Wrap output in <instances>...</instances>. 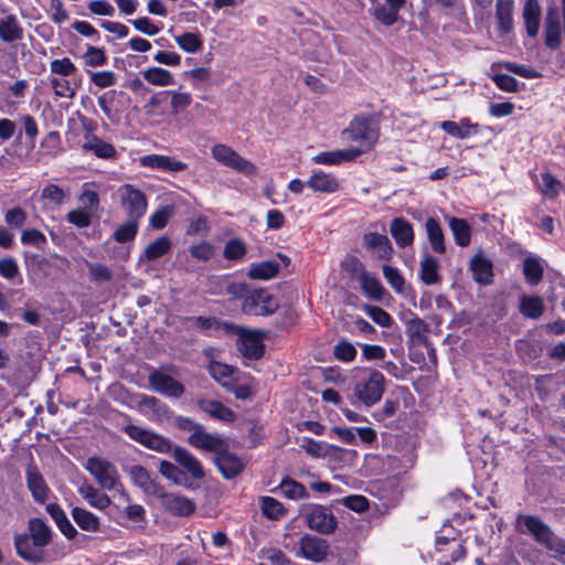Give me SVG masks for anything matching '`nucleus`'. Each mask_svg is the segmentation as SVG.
Returning a JSON list of instances; mask_svg holds the SVG:
<instances>
[{"instance_id": "1", "label": "nucleus", "mask_w": 565, "mask_h": 565, "mask_svg": "<svg viewBox=\"0 0 565 565\" xmlns=\"http://www.w3.org/2000/svg\"><path fill=\"white\" fill-rule=\"evenodd\" d=\"M354 397L363 405L370 407L376 404L385 390L384 375L374 369H358L354 374Z\"/></svg>"}, {"instance_id": "2", "label": "nucleus", "mask_w": 565, "mask_h": 565, "mask_svg": "<svg viewBox=\"0 0 565 565\" xmlns=\"http://www.w3.org/2000/svg\"><path fill=\"white\" fill-rule=\"evenodd\" d=\"M348 139L359 142V147H350V150H361V154L370 151L379 139V126L376 121L367 117H355L344 130Z\"/></svg>"}, {"instance_id": "3", "label": "nucleus", "mask_w": 565, "mask_h": 565, "mask_svg": "<svg viewBox=\"0 0 565 565\" xmlns=\"http://www.w3.org/2000/svg\"><path fill=\"white\" fill-rule=\"evenodd\" d=\"M212 158L220 164L227 167L245 177H254L258 168L252 161L242 157L232 147L225 143H216L211 148Z\"/></svg>"}, {"instance_id": "4", "label": "nucleus", "mask_w": 565, "mask_h": 565, "mask_svg": "<svg viewBox=\"0 0 565 565\" xmlns=\"http://www.w3.org/2000/svg\"><path fill=\"white\" fill-rule=\"evenodd\" d=\"M85 469L95 478L96 482L105 490H116L120 486V476L116 466L100 457H90L85 463Z\"/></svg>"}, {"instance_id": "5", "label": "nucleus", "mask_w": 565, "mask_h": 565, "mask_svg": "<svg viewBox=\"0 0 565 565\" xmlns=\"http://www.w3.org/2000/svg\"><path fill=\"white\" fill-rule=\"evenodd\" d=\"M120 205L128 217L140 220L148 207L146 194L135 185L126 183L118 189Z\"/></svg>"}, {"instance_id": "6", "label": "nucleus", "mask_w": 565, "mask_h": 565, "mask_svg": "<svg viewBox=\"0 0 565 565\" xmlns=\"http://www.w3.org/2000/svg\"><path fill=\"white\" fill-rule=\"evenodd\" d=\"M122 430L135 441L139 443L143 447L160 452L167 454L171 450V441L154 431L145 429L136 425H127Z\"/></svg>"}, {"instance_id": "7", "label": "nucleus", "mask_w": 565, "mask_h": 565, "mask_svg": "<svg viewBox=\"0 0 565 565\" xmlns=\"http://www.w3.org/2000/svg\"><path fill=\"white\" fill-rule=\"evenodd\" d=\"M243 311L252 316H269L278 309V301L265 289H253L243 301Z\"/></svg>"}, {"instance_id": "8", "label": "nucleus", "mask_w": 565, "mask_h": 565, "mask_svg": "<svg viewBox=\"0 0 565 565\" xmlns=\"http://www.w3.org/2000/svg\"><path fill=\"white\" fill-rule=\"evenodd\" d=\"M237 349L244 358L258 360L264 354L263 337L259 331L246 328L237 329Z\"/></svg>"}, {"instance_id": "9", "label": "nucleus", "mask_w": 565, "mask_h": 565, "mask_svg": "<svg viewBox=\"0 0 565 565\" xmlns=\"http://www.w3.org/2000/svg\"><path fill=\"white\" fill-rule=\"evenodd\" d=\"M148 382L154 392L167 397L179 398L185 392L182 383L161 370H153L148 376Z\"/></svg>"}, {"instance_id": "10", "label": "nucleus", "mask_w": 565, "mask_h": 565, "mask_svg": "<svg viewBox=\"0 0 565 565\" xmlns=\"http://www.w3.org/2000/svg\"><path fill=\"white\" fill-rule=\"evenodd\" d=\"M329 544L324 539L306 534L299 541V551L297 556L305 559L320 563L328 554Z\"/></svg>"}, {"instance_id": "11", "label": "nucleus", "mask_w": 565, "mask_h": 565, "mask_svg": "<svg viewBox=\"0 0 565 565\" xmlns=\"http://www.w3.org/2000/svg\"><path fill=\"white\" fill-rule=\"evenodd\" d=\"M308 526L321 534H330L337 527V520L333 514L322 505H313L306 513Z\"/></svg>"}, {"instance_id": "12", "label": "nucleus", "mask_w": 565, "mask_h": 565, "mask_svg": "<svg viewBox=\"0 0 565 565\" xmlns=\"http://www.w3.org/2000/svg\"><path fill=\"white\" fill-rule=\"evenodd\" d=\"M518 524H523L526 531L534 536V539L544 545L546 548L551 546L556 536L553 534L550 526L544 523L540 518L534 515H519Z\"/></svg>"}, {"instance_id": "13", "label": "nucleus", "mask_w": 565, "mask_h": 565, "mask_svg": "<svg viewBox=\"0 0 565 565\" xmlns=\"http://www.w3.org/2000/svg\"><path fill=\"white\" fill-rule=\"evenodd\" d=\"M188 443L195 449L214 452L215 455L226 447V441L221 436L205 431L203 426L189 436Z\"/></svg>"}, {"instance_id": "14", "label": "nucleus", "mask_w": 565, "mask_h": 565, "mask_svg": "<svg viewBox=\"0 0 565 565\" xmlns=\"http://www.w3.org/2000/svg\"><path fill=\"white\" fill-rule=\"evenodd\" d=\"M214 462L226 479L236 477L245 467L244 461L238 456L227 450V446L215 455Z\"/></svg>"}, {"instance_id": "15", "label": "nucleus", "mask_w": 565, "mask_h": 565, "mask_svg": "<svg viewBox=\"0 0 565 565\" xmlns=\"http://www.w3.org/2000/svg\"><path fill=\"white\" fill-rule=\"evenodd\" d=\"M140 164L146 168L160 170L163 172H180L188 168V164L174 157L163 154H147L140 158Z\"/></svg>"}, {"instance_id": "16", "label": "nucleus", "mask_w": 565, "mask_h": 565, "mask_svg": "<svg viewBox=\"0 0 565 565\" xmlns=\"http://www.w3.org/2000/svg\"><path fill=\"white\" fill-rule=\"evenodd\" d=\"M354 266L358 268H361V273L359 275V281L361 285V288L363 292L371 299L375 301H381L384 298V295L386 294L385 288L382 286L380 279L367 273L364 269L363 264L359 259L352 260Z\"/></svg>"}, {"instance_id": "17", "label": "nucleus", "mask_w": 565, "mask_h": 565, "mask_svg": "<svg viewBox=\"0 0 565 565\" xmlns=\"http://www.w3.org/2000/svg\"><path fill=\"white\" fill-rule=\"evenodd\" d=\"M363 245L379 259L390 260L393 256V247L388 237L384 234L369 232L363 235Z\"/></svg>"}, {"instance_id": "18", "label": "nucleus", "mask_w": 565, "mask_h": 565, "mask_svg": "<svg viewBox=\"0 0 565 565\" xmlns=\"http://www.w3.org/2000/svg\"><path fill=\"white\" fill-rule=\"evenodd\" d=\"M160 501L162 507L175 516H188L195 510L192 500L177 493H163Z\"/></svg>"}, {"instance_id": "19", "label": "nucleus", "mask_w": 565, "mask_h": 565, "mask_svg": "<svg viewBox=\"0 0 565 565\" xmlns=\"http://www.w3.org/2000/svg\"><path fill=\"white\" fill-rule=\"evenodd\" d=\"M307 186L317 193L332 194L339 191V180L322 170H316L307 180Z\"/></svg>"}, {"instance_id": "20", "label": "nucleus", "mask_w": 565, "mask_h": 565, "mask_svg": "<svg viewBox=\"0 0 565 565\" xmlns=\"http://www.w3.org/2000/svg\"><path fill=\"white\" fill-rule=\"evenodd\" d=\"M359 156H361V150L338 149L320 152L312 158V161L317 164L333 166L352 161Z\"/></svg>"}, {"instance_id": "21", "label": "nucleus", "mask_w": 565, "mask_h": 565, "mask_svg": "<svg viewBox=\"0 0 565 565\" xmlns=\"http://www.w3.org/2000/svg\"><path fill=\"white\" fill-rule=\"evenodd\" d=\"M390 233L398 247L412 246L415 234L412 224L402 217L392 221Z\"/></svg>"}, {"instance_id": "22", "label": "nucleus", "mask_w": 565, "mask_h": 565, "mask_svg": "<svg viewBox=\"0 0 565 565\" xmlns=\"http://www.w3.org/2000/svg\"><path fill=\"white\" fill-rule=\"evenodd\" d=\"M173 458L193 478L202 479L204 477V470L200 460L185 448L174 447Z\"/></svg>"}, {"instance_id": "23", "label": "nucleus", "mask_w": 565, "mask_h": 565, "mask_svg": "<svg viewBox=\"0 0 565 565\" xmlns=\"http://www.w3.org/2000/svg\"><path fill=\"white\" fill-rule=\"evenodd\" d=\"M198 406L212 418L221 422L232 423L236 418L235 413L218 401L200 398L198 399Z\"/></svg>"}, {"instance_id": "24", "label": "nucleus", "mask_w": 565, "mask_h": 565, "mask_svg": "<svg viewBox=\"0 0 565 565\" xmlns=\"http://www.w3.org/2000/svg\"><path fill=\"white\" fill-rule=\"evenodd\" d=\"M545 44L551 50H556L562 43L561 23L556 18L555 9H550L545 17Z\"/></svg>"}, {"instance_id": "25", "label": "nucleus", "mask_w": 565, "mask_h": 565, "mask_svg": "<svg viewBox=\"0 0 565 565\" xmlns=\"http://www.w3.org/2000/svg\"><path fill=\"white\" fill-rule=\"evenodd\" d=\"M26 484L35 501L42 503L47 499L49 488L36 467L32 465L26 468Z\"/></svg>"}, {"instance_id": "26", "label": "nucleus", "mask_w": 565, "mask_h": 565, "mask_svg": "<svg viewBox=\"0 0 565 565\" xmlns=\"http://www.w3.org/2000/svg\"><path fill=\"white\" fill-rule=\"evenodd\" d=\"M522 18L529 36L534 38L539 33L541 21V7L537 0H526L522 11Z\"/></svg>"}, {"instance_id": "27", "label": "nucleus", "mask_w": 565, "mask_h": 565, "mask_svg": "<svg viewBox=\"0 0 565 565\" xmlns=\"http://www.w3.org/2000/svg\"><path fill=\"white\" fill-rule=\"evenodd\" d=\"M470 269L475 280L480 285H488L492 280V263L482 253L476 254L470 260Z\"/></svg>"}, {"instance_id": "28", "label": "nucleus", "mask_w": 565, "mask_h": 565, "mask_svg": "<svg viewBox=\"0 0 565 565\" xmlns=\"http://www.w3.org/2000/svg\"><path fill=\"white\" fill-rule=\"evenodd\" d=\"M425 232L433 252H435L436 254H445V234L440 226V223L435 217H428L426 220Z\"/></svg>"}, {"instance_id": "29", "label": "nucleus", "mask_w": 565, "mask_h": 565, "mask_svg": "<svg viewBox=\"0 0 565 565\" xmlns=\"http://www.w3.org/2000/svg\"><path fill=\"white\" fill-rule=\"evenodd\" d=\"M82 149L86 152H93L97 158L102 159H110L116 154V149L113 145L94 135L85 136Z\"/></svg>"}, {"instance_id": "30", "label": "nucleus", "mask_w": 565, "mask_h": 565, "mask_svg": "<svg viewBox=\"0 0 565 565\" xmlns=\"http://www.w3.org/2000/svg\"><path fill=\"white\" fill-rule=\"evenodd\" d=\"M440 128L448 135L458 139H466L478 134V125L471 124L467 118H463L458 122L451 120L441 121Z\"/></svg>"}, {"instance_id": "31", "label": "nucleus", "mask_w": 565, "mask_h": 565, "mask_svg": "<svg viewBox=\"0 0 565 565\" xmlns=\"http://www.w3.org/2000/svg\"><path fill=\"white\" fill-rule=\"evenodd\" d=\"M439 268L440 265L438 260L434 256L426 254L419 264V276L422 281L425 285L439 284L441 280Z\"/></svg>"}, {"instance_id": "32", "label": "nucleus", "mask_w": 565, "mask_h": 565, "mask_svg": "<svg viewBox=\"0 0 565 565\" xmlns=\"http://www.w3.org/2000/svg\"><path fill=\"white\" fill-rule=\"evenodd\" d=\"M78 493L83 499L87 501L90 507L98 510H105L111 503V500L107 494L100 492L98 489L87 482H84L78 488Z\"/></svg>"}, {"instance_id": "33", "label": "nucleus", "mask_w": 565, "mask_h": 565, "mask_svg": "<svg viewBox=\"0 0 565 565\" xmlns=\"http://www.w3.org/2000/svg\"><path fill=\"white\" fill-rule=\"evenodd\" d=\"M448 225L455 243L460 247H467L471 242V226L465 218L448 217Z\"/></svg>"}, {"instance_id": "34", "label": "nucleus", "mask_w": 565, "mask_h": 565, "mask_svg": "<svg viewBox=\"0 0 565 565\" xmlns=\"http://www.w3.org/2000/svg\"><path fill=\"white\" fill-rule=\"evenodd\" d=\"M22 36L23 29L15 15L8 14L0 19V39L3 42H14L21 40Z\"/></svg>"}, {"instance_id": "35", "label": "nucleus", "mask_w": 565, "mask_h": 565, "mask_svg": "<svg viewBox=\"0 0 565 565\" xmlns=\"http://www.w3.org/2000/svg\"><path fill=\"white\" fill-rule=\"evenodd\" d=\"M46 512L55 521L60 531L67 537L74 539L77 534L76 529L73 526L71 521L67 519L65 512L57 503H50L46 505Z\"/></svg>"}, {"instance_id": "36", "label": "nucleus", "mask_w": 565, "mask_h": 565, "mask_svg": "<svg viewBox=\"0 0 565 565\" xmlns=\"http://www.w3.org/2000/svg\"><path fill=\"white\" fill-rule=\"evenodd\" d=\"M146 82L154 86H170L175 84L173 74L166 68L152 66L141 71Z\"/></svg>"}, {"instance_id": "37", "label": "nucleus", "mask_w": 565, "mask_h": 565, "mask_svg": "<svg viewBox=\"0 0 565 565\" xmlns=\"http://www.w3.org/2000/svg\"><path fill=\"white\" fill-rule=\"evenodd\" d=\"M513 0H498L495 6V17L499 29L502 33H509L513 29Z\"/></svg>"}, {"instance_id": "38", "label": "nucleus", "mask_w": 565, "mask_h": 565, "mask_svg": "<svg viewBox=\"0 0 565 565\" xmlns=\"http://www.w3.org/2000/svg\"><path fill=\"white\" fill-rule=\"evenodd\" d=\"M280 269V266L275 260H264L260 263L252 264L247 276L250 279L268 280L274 278Z\"/></svg>"}, {"instance_id": "39", "label": "nucleus", "mask_w": 565, "mask_h": 565, "mask_svg": "<svg viewBox=\"0 0 565 565\" xmlns=\"http://www.w3.org/2000/svg\"><path fill=\"white\" fill-rule=\"evenodd\" d=\"M29 531L32 543L35 547H44L51 541V529L41 519H31L29 521Z\"/></svg>"}, {"instance_id": "40", "label": "nucleus", "mask_w": 565, "mask_h": 565, "mask_svg": "<svg viewBox=\"0 0 565 565\" xmlns=\"http://www.w3.org/2000/svg\"><path fill=\"white\" fill-rule=\"evenodd\" d=\"M428 331V326L418 317H414L406 323V334L409 337L412 342L414 343H423L425 345L431 347V344L427 341L426 333ZM431 354L435 355V351L430 348Z\"/></svg>"}, {"instance_id": "41", "label": "nucleus", "mask_w": 565, "mask_h": 565, "mask_svg": "<svg viewBox=\"0 0 565 565\" xmlns=\"http://www.w3.org/2000/svg\"><path fill=\"white\" fill-rule=\"evenodd\" d=\"M520 312L531 319H539L545 309L543 299L537 296H522L520 299Z\"/></svg>"}, {"instance_id": "42", "label": "nucleus", "mask_w": 565, "mask_h": 565, "mask_svg": "<svg viewBox=\"0 0 565 565\" xmlns=\"http://www.w3.org/2000/svg\"><path fill=\"white\" fill-rule=\"evenodd\" d=\"M128 473L132 482L137 487L141 488L145 492L152 493L156 491L157 486L151 479L149 471L145 467L139 465L131 466Z\"/></svg>"}, {"instance_id": "43", "label": "nucleus", "mask_w": 565, "mask_h": 565, "mask_svg": "<svg viewBox=\"0 0 565 565\" xmlns=\"http://www.w3.org/2000/svg\"><path fill=\"white\" fill-rule=\"evenodd\" d=\"M171 248V241L167 236H160L147 245L139 260H153L166 255Z\"/></svg>"}, {"instance_id": "44", "label": "nucleus", "mask_w": 565, "mask_h": 565, "mask_svg": "<svg viewBox=\"0 0 565 565\" xmlns=\"http://www.w3.org/2000/svg\"><path fill=\"white\" fill-rule=\"evenodd\" d=\"M72 518L75 523L84 531L96 532L99 529V520L90 511L83 508H74L72 510Z\"/></svg>"}, {"instance_id": "45", "label": "nucleus", "mask_w": 565, "mask_h": 565, "mask_svg": "<svg viewBox=\"0 0 565 565\" xmlns=\"http://www.w3.org/2000/svg\"><path fill=\"white\" fill-rule=\"evenodd\" d=\"M14 546L19 556H21L23 559L30 562L40 561V547H35L34 545L32 546L28 535H17L14 539Z\"/></svg>"}, {"instance_id": "46", "label": "nucleus", "mask_w": 565, "mask_h": 565, "mask_svg": "<svg viewBox=\"0 0 565 565\" xmlns=\"http://www.w3.org/2000/svg\"><path fill=\"white\" fill-rule=\"evenodd\" d=\"M234 372L232 366L221 362H211L209 365L211 376L226 388L233 383Z\"/></svg>"}, {"instance_id": "47", "label": "nucleus", "mask_w": 565, "mask_h": 565, "mask_svg": "<svg viewBox=\"0 0 565 565\" xmlns=\"http://www.w3.org/2000/svg\"><path fill=\"white\" fill-rule=\"evenodd\" d=\"M139 228V220L128 217L126 222L120 224L113 233V238L117 243H127L135 239Z\"/></svg>"}, {"instance_id": "48", "label": "nucleus", "mask_w": 565, "mask_h": 565, "mask_svg": "<svg viewBox=\"0 0 565 565\" xmlns=\"http://www.w3.org/2000/svg\"><path fill=\"white\" fill-rule=\"evenodd\" d=\"M117 90L110 89L102 94L97 98L98 106L105 114V116L113 122H116L119 120V111L114 109V104L117 98Z\"/></svg>"}, {"instance_id": "49", "label": "nucleus", "mask_w": 565, "mask_h": 565, "mask_svg": "<svg viewBox=\"0 0 565 565\" xmlns=\"http://www.w3.org/2000/svg\"><path fill=\"white\" fill-rule=\"evenodd\" d=\"M280 493L288 499L298 500L308 498L306 488L298 481L285 478L279 484Z\"/></svg>"}, {"instance_id": "50", "label": "nucleus", "mask_w": 565, "mask_h": 565, "mask_svg": "<svg viewBox=\"0 0 565 565\" xmlns=\"http://www.w3.org/2000/svg\"><path fill=\"white\" fill-rule=\"evenodd\" d=\"M170 96L171 113L177 115L185 110L192 103V95L188 92L181 90H164V97Z\"/></svg>"}, {"instance_id": "51", "label": "nucleus", "mask_w": 565, "mask_h": 565, "mask_svg": "<svg viewBox=\"0 0 565 565\" xmlns=\"http://www.w3.org/2000/svg\"><path fill=\"white\" fill-rule=\"evenodd\" d=\"M362 310L380 327L390 328L393 324L391 315L381 307L363 305Z\"/></svg>"}, {"instance_id": "52", "label": "nucleus", "mask_w": 565, "mask_h": 565, "mask_svg": "<svg viewBox=\"0 0 565 565\" xmlns=\"http://www.w3.org/2000/svg\"><path fill=\"white\" fill-rule=\"evenodd\" d=\"M178 45L185 52L195 53L203 46V41L200 34L186 32L175 38Z\"/></svg>"}, {"instance_id": "53", "label": "nucleus", "mask_w": 565, "mask_h": 565, "mask_svg": "<svg viewBox=\"0 0 565 565\" xmlns=\"http://www.w3.org/2000/svg\"><path fill=\"white\" fill-rule=\"evenodd\" d=\"M523 274L530 285H537L542 279L543 268L537 259L527 257L524 259Z\"/></svg>"}, {"instance_id": "54", "label": "nucleus", "mask_w": 565, "mask_h": 565, "mask_svg": "<svg viewBox=\"0 0 565 565\" xmlns=\"http://www.w3.org/2000/svg\"><path fill=\"white\" fill-rule=\"evenodd\" d=\"M247 253L246 245L239 238L230 239L223 249V256L227 260H239Z\"/></svg>"}, {"instance_id": "55", "label": "nucleus", "mask_w": 565, "mask_h": 565, "mask_svg": "<svg viewBox=\"0 0 565 565\" xmlns=\"http://www.w3.org/2000/svg\"><path fill=\"white\" fill-rule=\"evenodd\" d=\"M262 512L270 520H278L285 514L282 504L271 497L262 498Z\"/></svg>"}, {"instance_id": "56", "label": "nucleus", "mask_w": 565, "mask_h": 565, "mask_svg": "<svg viewBox=\"0 0 565 565\" xmlns=\"http://www.w3.org/2000/svg\"><path fill=\"white\" fill-rule=\"evenodd\" d=\"M382 270H383L384 278L390 284V286L394 289V291L397 294H404L405 279L399 274L398 269L395 267H392L390 265H384Z\"/></svg>"}, {"instance_id": "57", "label": "nucleus", "mask_w": 565, "mask_h": 565, "mask_svg": "<svg viewBox=\"0 0 565 565\" xmlns=\"http://www.w3.org/2000/svg\"><path fill=\"white\" fill-rule=\"evenodd\" d=\"M164 100V92L151 95L148 102L142 107L145 115L149 118L162 116L164 113L160 108Z\"/></svg>"}, {"instance_id": "58", "label": "nucleus", "mask_w": 565, "mask_h": 565, "mask_svg": "<svg viewBox=\"0 0 565 565\" xmlns=\"http://www.w3.org/2000/svg\"><path fill=\"white\" fill-rule=\"evenodd\" d=\"M172 214H173V209L171 206H169V205L160 206L158 210H156L150 215L149 224L151 227H153L156 230H161L168 224Z\"/></svg>"}, {"instance_id": "59", "label": "nucleus", "mask_w": 565, "mask_h": 565, "mask_svg": "<svg viewBox=\"0 0 565 565\" xmlns=\"http://www.w3.org/2000/svg\"><path fill=\"white\" fill-rule=\"evenodd\" d=\"M41 146L45 149V153L56 157L62 152L61 136L57 131H50L41 141Z\"/></svg>"}, {"instance_id": "60", "label": "nucleus", "mask_w": 565, "mask_h": 565, "mask_svg": "<svg viewBox=\"0 0 565 565\" xmlns=\"http://www.w3.org/2000/svg\"><path fill=\"white\" fill-rule=\"evenodd\" d=\"M85 65L90 67L103 66L107 63V56L105 54L104 49L88 46L86 52L83 55Z\"/></svg>"}, {"instance_id": "61", "label": "nucleus", "mask_w": 565, "mask_h": 565, "mask_svg": "<svg viewBox=\"0 0 565 565\" xmlns=\"http://www.w3.org/2000/svg\"><path fill=\"white\" fill-rule=\"evenodd\" d=\"M21 243L24 245H31L39 249H43L46 245L45 235L35 228L24 230L21 234Z\"/></svg>"}, {"instance_id": "62", "label": "nucleus", "mask_w": 565, "mask_h": 565, "mask_svg": "<svg viewBox=\"0 0 565 565\" xmlns=\"http://www.w3.org/2000/svg\"><path fill=\"white\" fill-rule=\"evenodd\" d=\"M374 18L383 23L384 25H392L396 22L398 17V11H396L392 7H386L383 4H379L373 10Z\"/></svg>"}, {"instance_id": "63", "label": "nucleus", "mask_w": 565, "mask_h": 565, "mask_svg": "<svg viewBox=\"0 0 565 565\" xmlns=\"http://www.w3.org/2000/svg\"><path fill=\"white\" fill-rule=\"evenodd\" d=\"M50 70L57 75L71 76L77 71V67L68 57H63L53 60L50 63Z\"/></svg>"}, {"instance_id": "64", "label": "nucleus", "mask_w": 565, "mask_h": 565, "mask_svg": "<svg viewBox=\"0 0 565 565\" xmlns=\"http://www.w3.org/2000/svg\"><path fill=\"white\" fill-rule=\"evenodd\" d=\"M66 218L71 224L84 228L90 225L92 214L85 209H75L67 213Z\"/></svg>"}]
</instances>
